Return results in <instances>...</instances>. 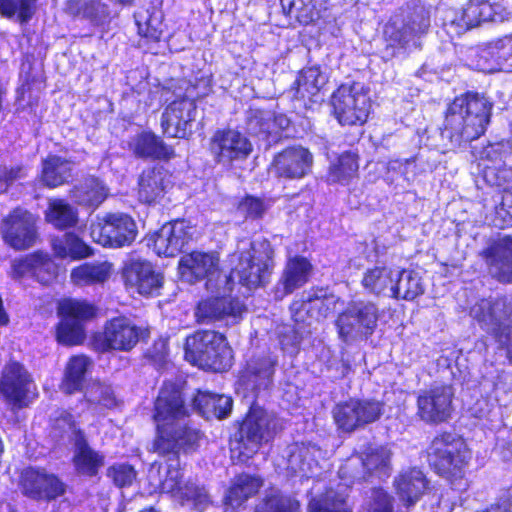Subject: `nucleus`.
<instances>
[{
	"label": "nucleus",
	"instance_id": "1",
	"mask_svg": "<svg viewBox=\"0 0 512 512\" xmlns=\"http://www.w3.org/2000/svg\"><path fill=\"white\" fill-rule=\"evenodd\" d=\"M249 248L232 255L231 262L237 261L229 275L219 271V258L214 253L194 251L183 256L179 262L182 278L193 283L207 279L206 288L209 291L231 289L238 283L248 289L264 285L274 268V249L264 238L251 241Z\"/></svg>",
	"mask_w": 512,
	"mask_h": 512
},
{
	"label": "nucleus",
	"instance_id": "2",
	"mask_svg": "<svg viewBox=\"0 0 512 512\" xmlns=\"http://www.w3.org/2000/svg\"><path fill=\"white\" fill-rule=\"evenodd\" d=\"M154 420L157 426L154 450L161 455H169L162 490L175 498L185 484L182 482L178 453L195 450L201 432L192 424L181 391L173 384H165L161 388L155 401Z\"/></svg>",
	"mask_w": 512,
	"mask_h": 512
},
{
	"label": "nucleus",
	"instance_id": "3",
	"mask_svg": "<svg viewBox=\"0 0 512 512\" xmlns=\"http://www.w3.org/2000/svg\"><path fill=\"white\" fill-rule=\"evenodd\" d=\"M494 101L485 93L468 90L448 106L442 127L426 130V146L446 153L456 149H475L471 144L488 129Z\"/></svg>",
	"mask_w": 512,
	"mask_h": 512
},
{
	"label": "nucleus",
	"instance_id": "4",
	"mask_svg": "<svg viewBox=\"0 0 512 512\" xmlns=\"http://www.w3.org/2000/svg\"><path fill=\"white\" fill-rule=\"evenodd\" d=\"M470 315L505 351L508 364L512 366V295L481 300L471 308Z\"/></svg>",
	"mask_w": 512,
	"mask_h": 512
},
{
	"label": "nucleus",
	"instance_id": "5",
	"mask_svg": "<svg viewBox=\"0 0 512 512\" xmlns=\"http://www.w3.org/2000/svg\"><path fill=\"white\" fill-rule=\"evenodd\" d=\"M431 6L421 0H410L406 3L400 16L390 20L385 26L384 34L391 41L392 55L395 49H406L409 43L420 46L419 36L425 34L430 27Z\"/></svg>",
	"mask_w": 512,
	"mask_h": 512
},
{
	"label": "nucleus",
	"instance_id": "6",
	"mask_svg": "<svg viewBox=\"0 0 512 512\" xmlns=\"http://www.w3.org/2000/svg\"><path fill=\"white\" fill-rule=\"evenodd\" d=\"M185 358L204 369L225 371L232 365V349L226 337L216 331H197L186 338Z\"/></svg>",
	"mask_w": 512,
	"mask_h": 512
},
{
	"label": "nucleus",
	"instance_id": "7",
	"mask_svg": "<svg viewBox=\"0 0 512 512\" xmlns=\"http://www.w3.org/2000/svg\"><path fill=\"white\" fill-rule=\"evenodd\" d=\"M51 436L59 444L74 445L73 462L79 474L94 476L103 466L104 458L87 443L84 432L78 428L72 414L62 411L55 419Z\"/></svg>",
	"mask_w": 512,
	"mask_h": 512
},
{
	"label": "nucleus",
	"instance_id": "8",
	"mask_svg": "<svg viewBox=\"0 0 512 512\" xmlns=\"http://www.w3.org/2000/svg\"><path fill=\"white\" fill-rule=\"evenodd\" d=\"M427 454L431 468L448 479L461 477L471 457L464 440L453 432L436 435L427 449Z\"/></svg>",
	"mask_w": 512,
	"mask_h": 512
},
{
	"label": "nucleus",
	"instance_id": "9",
	"mask_svg": "<svg viewBox=\"0 0 512 512\" xmlns=\"http://www.w3.org/2000/svg\"><path fill=\"white\" fill-rule=\"evenodd\" d=\"M200 95L196 87L188 84L183 96L173 100L163 111L161 127L164 135L171 138L185 139L192 134L196 120V99Z\"/></svg>",
	"mask_w": 512,
	"mask_h": 512
},
{
	"label": "nucleus",
	"instance_id": "10",
	"mask_svg": "<svg viewBox=\"0 0 512 512\" xmlns=\"http://www.w3.org/2000/svg\"><path fill=\"white\" fill-rule=\"evenodd\" d=\"M339 478L345 482L337 484L336 488L325 479H317L307 493L308 512H351L348 499L351 487L347 478V467H340Z\"/></svg>",
	"mask_w": 512,
	"mask_h": 512
},
{
	"label": "nucleus",
	"instance_id": "11",
	"mask_svg": "<svg viewBox=\"0 0 512 512\" xmlns=\"http://www.w3.org/2000/svg\"><path fill=\"white\" fill-rule=\"evenodd\" d=\"M93 240L102 246L119 248L130 245L137 236V225L125 213H107L96 216L90 225Z\"/></svg>",
	"mask_w": 512,
	"mask_h": 512
},
{
	"label": "nucleus",
	"instance_id": "12",
	"mask_svg": "<svg viewBox=\"0 0 512 512\" xmlns=\"http://www.w3.org/2000/svg\"><path fill=\"white\" fill-rule=\"evenodd\" d=\"M282 429L281 419L273 412L253 404L240 426V443L248 453H255Z\"/></svg>",
	"mask_w": 512,
	"mask_h": 512
},
{
	"label": "nucleus",
	"instance_id": "13",
	"mask_svg": "<svg viewBox=\"0 0 512 512\" xmlns=\"http://www.w3.org/2000/svg\"><path fill=\"white\" fill-rule=\"evenodd\" d=\"M455 390L450 384L431 386L417 392V413L419 419L428 425L448 422L452 417Z\"/></svg>",
	"mask_w": 512,
	"mask_h": 512
},
{
	"label": "nucleus",
	"instance_id": "14",
	"mask_svg": "<svg viewBox=\"0 0 512 512\" xmlns=\"http://www.w3.org/2000/svg\"><path fill=\"white\" fill-rule=\"evenodd\" d=\"M467 61L471 69L487 74L512 71V36L479 45L470 51Z\"/></svg>",
	"mask_w": 512,
	"mask_h": 512
},
{
	"label": "nucleus",
	"instance_id": "15",
	"mask_svg": "<svg viewBox=\"0 0 512 512\" xmlns=\"http://www.w3.org/2000/svg\"><path fill=\"white\" fill-rule=\"evenodd\" d=\"M231 289L214 291L217 296L201 300L195 308V319L199 324H211L225 320L227 325L238 323L245 312V306L236 298H232Z\"/></svg>",
	"mask_w": 512,
	"mask_h": 512
},
{
	"label": "nucleus",
	"instance_id": "16",
	"mask_svg": "<svg viewBox=\"0 0 512 512\" xmlns=\"http://www.w3.org/2000/svg\"><path fill=\"white\" fill-rule=\"evenodd\" d=\"M59 309L63 319L57 328L58 341L65 345L79 344L85 336L82 322L95 316V308L85 301L69 299Z\"/></svg>",
	"mask_w": 512,
	"mask_h": 512
},
{
	"label": "nucleus",
	"instance_id": "17",
	"mask_svg": "<svg viewBox=\"0 0 512 512\" xmlns=\"http://www.w3.org/2000/svg\"><path fill=\"white\" fill-rule=\"evenodd\" d=\"M209 149L213 159L223 166L248 158L253 148L249 139L234 129H218L210 139Z\"/></svg>",
	"mask_w": 512,
	"mask_h": 512
},
{
	"label": "nucleus",
	"instance_id": "18",
	"mask_svg": "<svg viewBox=\"0 0 512 512\" xmlns=\"http://www.w3.org/2000/svg\"><path fill=\"white\" fill-rule=\"evenodd\" d=\"M480 256L494 281L501 285H512V235L489 240Z\"/></svg>",
	"mask_w": 512,
	"mask_h": 512
},
{
	"label": "nucleus",
	"instance_id": "19",
	"mask_svg": "<svg viewBox=\"0 0 512 512\" xmlns=\"http://www.w3.org/2000/svg\"><path fill=\"white\" fill-rule=\"evenodd\" d=\"M4 241L15 250L32 247L37 239L36 218L27 210L17 208L3 219Z\"/></svg>",
	"mask_w": 512,
	"mask_h": 512
},
{
	"label": "nucleus",
	"instance_id": "20",
	"mask_svg": "<svg viewBox=\"0 0 512 512\" xmlns=\"http://www.w3.org/2000/svg\"><path fill=\"white\" fill-rule=\"evenodd\" d=\"M142 332V329L130 318L114 317L106 322L98 347L103 352L110 350L129 352L139 342Z\"/></svg>",
	"mask_w": 512,
	"mask_h": 512
},
{
	"label": "nucleus",
	"instance_id": "21",
	"mask_svg": "<svg viewBox=\"0 0 512 512\" xmlns=\"http://www.w3.org/2000/svg\"><path fill=\"white\" fill-rule=\"evenodd\" d=\"M278 358L264 355L250 359L240 375L239 385L258 397L267 394L274 385V374Z\"/></svg>",
	"mask_w": 512,
	"mask_h": 512
},
{
	"label": "nucleus",
	"instance_id": "22",
	"mask_svg": "<svg viewBox=\"0 0 512 512\" xmlns=\"http://www.w3.org/2000/svg\"><path fill=\"white\" fill-rule=\"evenodd\" d=\"M33 386L30 374L17 362L7 364L0 380V394L12 408L21 409L28 405Z\"/></svg>",
	"mask_w": 512,
	"mask_h": 512
},
{
	"label": "nucleus",
	"instance_id": "23",
	"mask_svg": "<svg viewBox=\"0 0 512 512\" xmlns=\"http://www.w3.org/2000/svg\"><path fill=\"white\" fill-rule=\"evenodd\" d=\"M122 277L127 289L144 296L158 294L163 283V276L154 270L149 261L142 259L127 261Z\"/></svg>",
	"mask_w": 512,
	"mask_h": 512
},
{
	"label": "nucleus",
	"instance_id": "24",
	"mask_svg": "<svg viewBox=\"0 0 512 512\" xmlns=\"http://www.w3.org/2000/svg\"><path fill=\"white\" fill-rule=\"evenodd\" d=\"M194 232V226L184 219L166 223L154 236V250L159 256L174 257L183 252Z\"/></svg>",
	"mask_w": 512,
	"mask_h": 512
},
{
	"label": "nucleus",
	"instance_id": "25",
	"mask_svg": "<svg viewBox=\"0 0 512 512\" xmlns=\"http://www.w3.org/2000/svg\"><path fill=\"white\" fill-rule=\"evenodd\" d=\"M272 164L277 177L302 179L311 171L313 155L302 146H292L278 153Z\"/></svg>",
	"mask_w": 512,
	"mask_h": 512
},
{
	"label": "nucleus",
	"instance_id": "26",
	"mask_svg": "<svg viewBox=\"0 0 512 512\" xmlns=\"http://www.w3.org/2000/svg\"><path fill=\"white\" fill-rule=\"evenodd\" d=\"M24 494L33 499H55L65 492V485L44 469L27 468L22 473Z\"/></svg>",
	"mask_w": 512,
	"mask_h": 512
},
{
	"label": "nucleus",
	"instance_id": "27",
	"mask_svg": "<svg viewBox=\"0 0 512 512\" xmlns=\"http://www.w3.org/2000/svg\"><path fill=\"white\" fill-rule=\"evenodd\" d=\"M313 266L303 256H294L287 260L281 276L273 289L276 300H282L295 290L304 286L312 274Z\"/></svg>",
	"mask_w": 512,
	"mask_h": 512
},
{
	"label": "nucleus",
	"instance_id": "28",
	"mask_svg": "<svg viewBox=\"0 0 512 512\" xmlns=\"http://www.w3.org/2000/svg\"><path fill=\"white\" fill-rule=\"evenodd\" d=\"M16 277L35 278L39 283L47 285L57 275L58 268L48 254L36 252L13 264Z\"/></svg>",
	"mask_w": 512,
	"mask_h": 512
},
{
	"label": "nucleus",
	"instance_id": "29",
	"mask_svg": "<svg viewBox=\"0 0 512 512\" xmlns=\"http://www.w3.org/2000/svg\"><path fill=\"white\" fill-rule=\"evenodd\" d=\"M396 493L406 507H411L424 495L429 481L418 468H411L399 474L394 480Z\"/></svg>",
	"mask_w": 512,
	"mask_h": 512
},
{
	"label": "nucleus",
	"instance_id": "30",
	"mask_svg": "<svg viewBox=\"0 0 512 512\" xmlns=\"http://www.w3.org/2000/svg\"><path fill=\"white\" fill-rule=\"evenodd\" d=\"M359 457L362 468L363 476L361 479L365 482H373V478H378L383 481L390 476V459L391 452L385 446L369 448L363 455H358L354 449V457ZM360 480V478H357Z\"/></svg>",
	"mask_w": 512,
	"mask_h": 512
},
{
	"label": "nucleus",
	"instance_id": "31",
	"mask_svg": "<svg viewBox=\"0 0 512 512\" xmlns=\"http://www.w3.org/2000/svg\"><path fill=\"white\" fill-rule=\"evenodd\" d=\"M338 302L339 298L329 294L327 289H311L303 294L302 302L293 303L291 309L292 311L303 310L311 318L320 319L327 317L330 312L335 311Z\"/></svg>",
	"mask_w": 512,
	"mask_h": 512
},
{
	"label": "nucleus",
	"instance_id": "32",
	"mask_svg": "<svg viewBox=\"0 0 512 512\" xmlns=\"http://www.w3.org/2000/svg\"><path fill=\"white\" fill-rule=\"evenodd\" d=\"M245 123L247 131L266 142V147L271 146L272 142L278 139L276 131V119L269 110L259 108H249L245 113Z\"/></svg>",
	"mask_w": 512,
	"mask_h": 512
},
{
	"label": "nucleus",
	"instance_id": "33",
	"mask_svg": "<svg viewBox=\"0 0 512 512\" xmlns=\"http://www.w3.org/2000/svg\"><path fill=\"white\" fill-rule=\"evenodd\" d=\"M192 403L193 409L207 420L226 418L231 413L233 406L231 397L213 394L208 391H198Z\"/></svg>",
	"mask_w": 512,
	"mask_h": 512
},
{
	"label": "nucleus",
	"instance_id": "34",
	"mask_svg": "<svg viewBox=\"0 0 512 512\" xmlns=\"http://www.w3.org/2000/svg\"><path fill=\"white\" fill-rule=\"evenodd\" d=\"M167 185V173L162 167L143 170L138 180L139 200L147 204L156 202L163 197Z\"/></svg>",
	"mask_w": 512,
	"mask_h": 512
},
{
	"label": "nucleus",
	"instance_id": "35",
	"mask_svg": "<svg viewBox=\"0 0 512 512\" xmlns=\"http://www.w3.org/2000/svg\"><path fill=\"white\" fill-rule=\"evenodd\" d=\"M425 292L422 278L414 270L401 269L396 272L389 287V297L396 300L413 301Z\"/></svg>",
	"mask_w": 512,
	"mask_h": 512
},
{
	"label": "nucleus",
	"instance_id": "36",
	"mask_svg": "<svg viewBox=\"0 0 512 512\" xmlns=\"http://www.w3.org/2000/svg\"><path fill=\"white\" fill-rule=\"evenodd\" d=\"M130 147L141 158L170 159L174 156V150L151 132L136 135L130 142Z\"/></svg>",
	"mask_w": 512,
	"mask_h": 512
},
{
	"label": "nucleus",
	"instance_id": "37",
	"mask_svg": "<svg viewBox=\"0 0 512 512\" xmlns=\"http://www.w3.org/2000/svg\"><path fill=\"white\" fill-rule=\"evenodd\" d=\"M263 485L259 476L242 473L236 476L225 495V504L231 508L241 506L254 496Z\"/></svg>",
	"mask_w": 512,
	"mask_h": 512
},
{
	"label": "nucleus",
	"instance_id": "38",
	"mask_svg": "<svg viewBox=\"0 0 512 512\" xmlns=\"http://www.w3.org/2000/svg\"><path fill=\"white\" fill-rule=\"evenodd\" d=\"M93 367V361L85 355L72 356L65 368L61 389L67 394L81 391L86 375Z\"/></svg>",
	"mask_w": 512,
	"mask_h": 512
},
{
	"label": "nucleus",
	"instance_id": "39",
	"mask_svg": "<svg viewBox=\"0 0 512 512\" xmlns=\"http://www.w3.org/2000/svg\"><path fill=\"white\" fill-rule=\"evenodd\" d=\"M379 310L373 302L354 301V339L367 340L375 331Z\"/></svg>",
	"mask_w": 512,
	"mask_h": 512
},
{
	"label": "nucleus",
	"instance_id": "40",
	"mask_svg": "<svg viewBox=\"0 0 512 512\" xmlns=\"http://www.w3.org/2000/svg\"><path fill=\"white\" fill-rule=\"evenodd\" d=\"M51 245L55 256L61 259H83L93 254L92 248L71 232L54 237Z\"/></svg>",
	"mask_w": 512,
	"mask_h": 512
},
{
	"label": "nucleus",
	"instance_id": "41",
	"mask_svg": "<svg viewBox=\"0 0 512 512\" xmlns=\"http://www.w3.org/2000/svg\"><path fill=\"white\" fill-rule=\"evenodd\" d=\"M112 265L108 262L84 263L72 269L71 281L78 286L104 283L111 274Z\"/></svg>",
	"mask_w": 512,
	"mask_h": 512
},
{
	"label": "nucleus",
	"instance_id": "42",
	"mask_svg": "<svg viewBox=\"0 0 512 512\" xmlns=\"http://www.w3.org/2000/svg\"><path fill=\"white\" fill-rule=\"evenodd\" d=\"M107 196L103 183L94 177L86 178L71 190V198L79 205L97 207Z\"/></svg>",
	"mask_w": 512,
	"mask_h": 512
},
{
	"label": "nucleus",
	"instance_id": "43",
	"mask_svg": "<svg viewBox=\"0 0 512 512\" xmlns=\"http://www.w3.org/2000/svg\"><path fill=\"white\" fill-rule=\"evenodd\" d=\"M481 159L491 162H503L512 155V126L501 134H491L487 144L478 152Z\"/></svg>",
	"mask_w": 512,
	"mask_h": 512
},
{
	"label": "nucleus",
	"instance_id": "44",
	"mask_svg": "<svg viewBox=\"0 0 512 512\" xmlns=\"http://www.w3.org/2000/svg\"><path fill=\"white\" fill-rule=\"evenodd\" d=\"M135 22L140 36L150 41L160 40L163 31V14L155 7H151L135 13Z\"/></svg>",
	"mask_w": 512,
	"mask_h": 512
},
{
	"label": "nucleus",
	"instance_id": "45",
	"mask_svg": "<svg viewBox=\"0 0 512 512\" xmlns=\"http://www.w3.org/2000/svg\"><path fill=\"white\" fill-rule=\"evenodd\" d=\"M45 219L55 228L64 230L76 226L78 222V212L66 201L62 199H52L49 201L45 212Z\"/></svg>",
	"mask_w": 512,
	"mask_h": 512
},
{
	"label": "nucleus",
	"instance_id": "46",
	"mask_svg": "<svg viewBox=\"0 0 512 512\" xmlns=\"http://www.w3.org/2000/svg\"><path fill=\"white\" fill-rule=\"evenodd\" d=\"M326 83V76L323 75L319 67L312 66L304 68L296 78L293 89L294 97L304 99L316 95Z\"/></svg>",
	"mask_w": 512,
	"mask_h": 512
},
{
	"label": "nucleus",
	"instance_id": "47",
	"mask_svg": "<svg viewBox=\"0 0 512 512\" xmlns=\"http://www.w3.org/2000/svg\"><path fill=\"white\" fill-rule=\"evenodd\" d=\"M71 176V164L59 156H49L43 161L41 179L45 186L54 188Z\"/></svg>",
	"mask_w": 512,
	"mask_h": 512
},
{
	"label": "nucleus",
	"instance_id": "48",
	"mask_svg": "<svg viewBox=\"0 0 512 512\" xmlns=\"http://www.w3.org/2000/svg\"><path fill=\"white\" fill-rule=\"evenodd\" d=\"M175 500L181 505L188 506L191 509L203 512L211 504V499L204 485L195 481L185 482L183 488L176 494Z\"/></svg>",
	"mask_w": 512,
	"mask_h": 512
},
{
	"label": "nucleus",
	"instance_id": "49",
	"mask_svg": "<svg viewBox=\"0 0 512 512\" xmlns=\"http://www.w3.org/2000/svg\"><path fill=\"white\" fill-rule=\"evenodd\" d=\"M385 412V404L375 399L354 398V431L378 421Z\"/></svg>",
	"mask_w": 512,
	"mask_h": 512
},
{
	"label": "nucleus",
	"instance_id": "50",
	"mask_svg": "<svg viewBox=\"0 0 512 512\" xmlns=\"http://www.w3.org/2000/svg\"><path fill=\"white\" fill-rule=\"evenodd\" d=\"M394 282L393 271L386 267L368 269L362 278V286L369 293L389 297V287Z\"/></svg>",
	"mask_w": 512,
	"mask_h": 512
},
{
	"label": "nucleus",
	"instance_id": "51",
	"mask_svg": "<svg viewBox=\"0 0 512 512\" xmlns=\"http://www.w3.org/2000/svg\"><path fill=\"white\" fill-rule=\"evenodd\" d=\"M475 27L473 18L468 17V4L460 10L449 9L445 12L442 28L451 39L460 37Z\"/></svg>",
	"mask_w": 512,
	"mask_h": 512
},
{
	"label": "nucleus",
	"instance_id": "52",
	"mask_svg": "<svg viewBox=\"0 0 512 512\" xmlns=\"http://www.w3.org/2000/svg\"><path fill=\"white\" fill-rule=\"evenodd\" d=\"M299 501L279 490H271L263 500L257 504L254 512H297Z\"/></svg>",
	"mask_w": 512,
	"mask_h": 512
},
{
	"label": "nucleus",
	"instance_id": "53",
	"mask_svg": "<svg viewBox=\"0 0 512 512\" xmlns=\"http://www.w3.org/2000/svg\"><path fill=\"white\" fill-rule=\"evenodd\" d=\"M331 105L341 125H352V85L342 84L332 95Z\"/></svg>",
	"mask_w": 512,
	"mask_h": 512
},
{
	"label": "nucleus",
	"instance_id": "54",
	"mask_svg": "<svg viewBox=\"0 0 512 512\" xmlns=\"http://www.w3.org/2000/svg\"><path fill=\"white\" fill-rule=\"evenodd\" d=\"M468 17L473 18L476 27L482 22H502L504 20L501 5L491 3L488 0L470 1L468 3Z\"/></svg>",
	"mask_w": 512,
	"mask_h": 512
},
{
	"label": "nucleus",
	"instance_id": "55",
	"mask_svg": "<svg viewBox=\"0 0 512 512\" xmlns=\"http://www.w3.org/2000/svg\"><path fill=\"white\" fill-rule=\"evenodd\" d=\"M304 332V327L299 324L279 326L277 335L281 350L289 356H296L300 351Z\"/></svg>",
	"mask_w": 512,
	"mask_h": 512
},
{
	"label": "nucleus",
	"instance_id": "56",
	"mask_svg": "<svg viewBox=\"0 0 512 512\" xmlns=\"http://www.w3.org/2000/svg\"><path fill=\"white\" fill-rule=\"evenodd\" d=\"M36 0H0V13L6 18L16 17L24 24L31 20L35 13Z\"/></svg>",
	"mask_w": 512,
	"mask_h": 512
},
{
	"label": "nucleus",
	"instance_id": "57",
	"mask_svg": "<svg viewBox=\"0 0 512 512\" xmlns=\"http://www.w3.org/2000/svg\"><path fill=\"white\" fill-rule=\"evenodd\" d=\"M287 14L295 17L300 24L308 25L321 18V8L314 0H293L288 3Z\"/></svg>",
	"mask_w": 512,
	"mask_h": 512
},
{
	"label": "nucleus",
	"instance_id": "58",
	"mask_svg": "<svg viewBox=\"0 0 512 512\" xmlns=\"http://www.w3.org/2000/svg\"><path fill=\"white\" fill-rule=\"evenodd\" d=\"M87 400L106 409L117 406V398L110 385L94 382L86 393Z\"/></svg>",
	"mask_w": 512,
	"mask_h": 512
},
{
	"label": "nucleus",
	"instance_id": "59",
	"mask_svg": "<svg viewBox=\"0 0 512 512\" xmlns=\"http://www.w3.org/2000/svg\"><path fill=\"white\" fill-rule=\"evenodd\" d=\"M270 206V201L249 195L239 202L237 211L245 219L257 220L263 218Z\"/></svg>",
	"mask_w": 512,
	"mask_h": 512
},
{
	"label": "nucleus",
	"instance_id": "60",
	"mask_svg": "<svg viewBox=\"0 0 512 512\" xmlns=\"http://www.w3.org/2000/svg\"><path fill=\"white\" fill-rule=\"evenodd\" d=\"M358 86L359 84L354 81V126H362L367 121L372 107L368 96L370 89L361 85L359 92Z\"/></svg>",
	"mask_w": 512,
	"mask_h": 512
},
{
	"label": "nucleus",
	"instance_id": "61",
	"mask_svg": "<svg viewBox=\"0 0 512 512\" xmlns=\"http://www.w3.org/2000/svg\"><path fill=\"white\" fill-rule=\"evenodd\" d=\"M483 180L490 186L512 189V166L505 164L499 167H485L483 170Z\"/></svg>",
	"mask_w": 512,
	"mask_h": 512
},
{
	"label": "nucleus",
	"instance_id": "62",
	"mask_svg": "<svg viewBox=\"0 0 512 512\" xmlns=\"http://www.w3.org/2000/svg\"><path fill=\"white\" fill-rule=\"evenodd\" d=\"M352 154L349 151L342 153L337 161L330 167L328 180L333 183L348 185L351 181Z\"/></svg>",
	"mask_w": 512,
	"mask_h": 512
},
{
	"label": "nucleus",
	"instance_id": "63",
	"mask_svg": "<svg viewBox=\"0 0 512 512\" xmlns=\"http://www.w3.org/2000/svg\"><path fill=\"white\" fill-rule=\"evenodd\" d=\"M309 450L303 444H294L289 447L288 468L301 476H307L311 468V462L308 460Z\"/></svg>",
	"mask_w": 512,
	"mask_h": 512
},
{
	"label": "nucleus",
	"instance_id": "64",
	"mask_svg": "<svg viewBox=\"0 0 512 512\" xmlns=\"http://www.w3.org/2000/svg\"><path fill=\"white\" fill-rule=\"evenodd\" d=\"M394 499L381 487L371 490V496L364 505V512H393Z\"/></svg>",
	"mask_w": 512,
	"mask_h": 512
}]
</instances>
